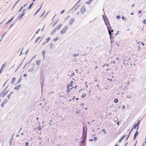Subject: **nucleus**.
Segmentation results:
<instances>
[{"label":"nucleus","mask_w":146,"mask_h":146,"mask_svg":"<svg viewBox=\"0 0 146 146\" xmlns=\"http://www.w3.org/2000/svg\"><path fill=\"white\" fill-rule=\"evenodd\" d=\"M73 81H72L71 82H70L69 84H68L67 86V90L66 92H68L71 91V89H72L74 88V87L72 85Z\"/></svg>","instance_id":"1"},{"label":"nucleus","mask_w":146,"mask_h":146,"mask_svg":"<svg viewBox=\"0 0 146 146\" xmlns=\"http://www.w3.org/2000/svg\"><path fill=\"white\" fill-rule=\"evenodd\" d=\"M104 22L105 23L106 25L107 26L108 29H109V28L110 29L111 26L109 22L108 21V19L106 18V19H104Z\"/></svg>","instance_id":"2"},{"label":"nucleus","mask_w":146,"mask_h":146,"mask_svg":"<svg viewBox=\"0 0 146 146\" xmlns=\"http://www.w3.org/2000/svg\"><path fill=\"white\" fill-rule=\"evenodd\" d=\"M86 11V9L84 6H82L80 8V12L81 14H83Z\"/></svg>","instance_id":"3"},{"label":"nucleus","mask_w":146,"mask_h":146,"mask_svg":"<svg viewBox=\"0 0 146 146\" xmlns=\"http://www.w3.org/2000/svg\"><path fill=\"white\" fill-rule=\"evenodd\" d=\"M8 92V91H5L4 90L1 93H0V98L2 97L3 98L5 96H6Z\"/></svg>","instance_id":"4"},{"label":"nucleus","mask_w":146,"mask_h":146,"mask_svg":"<svg viewBox=\"0 0 146 146\" xmlns=\"http://www.w3.org/2000/svg\"><path fill=\"white\" fill-rule=\"evenodd\" d=\"M68 26H65L60 31L61 34H64L68 30Z\"/></svg>","instance_id":"5"},{"label":"nucleus","mask_w":146,"mask_h":146,"mask_svg":"<svg viewBox=\"0 0 146 146\" xmlns=\"http://www.w3.org/2000/svg\"><path fill=\"white\" fill-rule=\"evenodd\" d=\"M62 26V24H60V25L58 26L57 27L55 28L52 32V33H54L57 30H59L61 27Z\"/></svg>","instance_id":"6"},{"label":"nucleus","mask_w":146,"mask_h":146,"mask_svg":"<svg viewBox=\"0 0 146 146\" xmlns=\"http://www.w3.org/2000/svg\"><path fill=\"white\" fill-rule=\"evenodd\" d=\"M79 6V5H78L77 6H75V5H74L71 9V10L72 11V12H74L75 11L78 10V7Z\"/></svg>","instance_id":"7"},{"label":"nucleus","mask_w":146,"mask_h":146,"mask_svg":"<svg viewBox=\"0 0 146 146\" xmlns=\"http://www.w3.org/2000/svg\"><path fill=\"white\" fill-rule=\"evenodd\" d=\"M129 59L126 58L125 59H124L123 62V63L124 65H128L129 63Z\"/></svg>","instance_id":"8"},{"label":"nucleus","mask_w":146,"mask_h":146,"mask_svg":"<svg viewBox=\"0 0 146 146\" xmlns=\"http://www.w3.org/2000/svg\"><path fill=\"white\" fill-rule=\"evenodd\" d=\"M8 102V100L7 99H5L1 104V106L3 107L5 104L6 103Z\"/></svg>","instance_id":"9"},{"label":"nucleus","mask_w":146,"mask_h":146,"mask_svg":"<svg viewBox=\"0 0 146 146\" xmlns=\"http://www.w3.org/2000/svg\"><path fill=\"white\" fill-rule=\"evenodd\" d=\"M110 29L109 28V29H108V33L109 35H110V37H111V36L112 35L111 34V33H113V29H111V26L110 27Z\"/></svg>","instance_id":"10"},{"label":"nucleus","mask_w":146,"mask_h":146,"mask_svg":"<svg viewBox=\"0 0 146 146\" xmlns=\"http://www.w3.org/2000/svg\"><path fill=\"white\" fill-rule=\"evenodd\" d=\"M138 134V131H136L135 133V135L134 136V137L133 138V140H135L136 137L137 136Z\"/></svg>","instance_id":"11"},{"label":"nucleus","mask_w":146,"mask_h":146,"mask_svg":"<svg viewBox=\"0 0 146 146\" xmlns=\"http://www.w3.org/2000/svg\"><path fill=\"white\" fill-rule=\"evenodd\" d=\"M74 21V18L72 19L69 21V24L70 25H71Z\"/></svg>","instance_id":"12"},{"label":"nucleus","mask_w":146,"mask_h":146,"mask_svg":"<svg viewBox=\"0 0 146 146\" xmlns=\"http://www.w3.org/2000/svg\"><path fill=\"white\" fill-rule=\"evenodd\" d=\"M21 86V85L20 84H19L18 86H16L15 87L14 89L15 90H18L20 88Z\"/></svg>","instance_id":"13"},{"label":"nucleus","mask_w":146,"mask_h":146,"mask_svg":"<svg viewBox=\"0 0 146 146\" xmlns=\"http://www.w3.org/2000/svg\"><path fill=\"white\" fill-rule=\"evenodd\" d=\"M6 62H5L4 64H3L1 68V70H2L5 68V67L6 66Z\"/></svg>","instance_id":"14"},{"label":"nucleus","mask_w":146,"mask_h":146,"mask_svg":"<svg viewBox=\"0 0 146 146\" xmlns=\"http://www.w3.org/2000/svg\"><path fill=\"white\" fill-rule=\"evenodd\" d=\"M125 136H123L119 140V143H120L122 141V140H123V139H124V138L125 137Z\"/></svg>","instance_id":"15"},{"label":"nucleus","mask_w":146,"mask_h":146,"mask_svg":"<svg viewBox=\"0 0 146 146\" xmlns=\"http://www.w3.org/2000/svg\"><path fill=\"white\" fill-rule=\"evenodd\" d=\"M93 1V0H89V1H86V4H88V5H90L91 2Z\"/></svg>","instance_id":"16"},{"label":"nucleus","mask_w":146,"mask_h":146,"mask_svg":"<svg viewBox=\"0 0 146 146\" xmlns=\"http://www.w3.org/2000/svg\"><path fill=\"white\" fill-rule=\"evenodd\" d=\"M24 12V11L23 13L19 16V19H21L25 15V13Z\"/></svg>","instance_id":"17"},{"label":"nucleus","mask_w":146,"mask_h":146,"mask_svg":"<svg viewBox=\"0 0 146 146\" xmlns=\"http://www.w3.org/2000/svg\"><path fill=\"white\" fill-rule=\"evenodd\" d=\"M50 37H48V38L46 40H45V42L46 43H47L48 42V41L50 40Z\"/></svg>","instance_id":"18"},{"label":"nucleus","mask_w":146,"mask_h":146,"mask_svg":"<svg viewBox=\"0 0 146 146\" xmlns=\"http://www.w3.org/2000/svg\"><path fill=\"white\" fill-rule=\"evenodd\" d=\"M36 64L38 65H39L40 63V61L39 60L36 61Z\"/></svg>","instance_id":"19"},{"label":"nucleus","mask_w":146,"mask_h":146,"mask_svg":"<svg viewBox=\"0 0 146 146\" xmlns=\"http://www.w3.org/2000/svg\"><path fill=\"white\" fill-rule=\"evenodd\" d=\"M13 93V92H11L8 96L7 98L8 99H9L11 95V94Z\"/></svg>","instance_id":"20"},{"label":"nucleus","mask_w":146,"mask_h":146,"mask_svg":"<svg viewBox=\"0 0 146 146\" xmlns=\"http://www.w3.org/2000/svg\"><path fill=\"white\" fill-rule=\"evenodd\" d=\"M81 0H78L74 5L75 6H77L78 5L80 2Z\"/></svg>","instance_id":"21"},{"label":"nucleus","mask_w":146,"mask_h":146,"mask_svg":"<svg viewBox=\"0 0 146 146\" xmlns=\"http://www.w3.org/2000/svg\"><path fill=\"white\" fill-rule=\"evenodd\" d=\"M86 95V93H83L81 96V97L82 98H84Z\"/></svg>","instance_id":"22"},{"label":"nucleus","mask_w":146,"mask_h":146,"mask_svg":"<svg viewBox=\"0 0 146 146\" xmlns=\"http://www.w3.org/2000/svg\"><path fill=\"white\" fill-rule=\"evenodd\" d=\"M15 80H16V78L14 77L13 78L12 80V81L11 82V83L13 84L14 83V82L15 81Z\"/></svg>","instance_id":"23"},{"label":"nucleus","mask_w":146,"mask_h":146,"mask_svg":"<svg viewBox=\"0 0 146 146\" xmlns=\"http://www.w3.org/2000/svg\"><path fill=\"white\" fill-rule=\"evenodd\" d=\"M49 46L50 48H52L53 46V44L52 43H51L49 45Z\"/></svg>","instance_id":"24"},{"label":"nucleus","mask_w":146,"mask_h":146,"mask_svg":"<svg viewBox=\"0 0 146 146\" xmlns=\"http://www.w3.org/2000/svg\"><path fill=\"white\" fill-rule=\"evenodd\" d=\"M33 3H31L29 5V7H28V8L29 9H30L31 8V7L33 5Z\"/></svg>","instance_id":"25"},{"label":"nucleus","mask_w":146,"mask_h":146,"mask_svg":"<svg viewBox=\"0 0 146 146\" xmlns=\"http://www.w3.org/2000/svg\"><path fill=\"white\" fill-rule=\"evenodd\" d=\"M118 100L117 98H115L114 100V102L115 103H117L118 102Z\"/></svg>","instance_id":"26"},{"label":"nucleus","mask_w":146,"mask_h":146,"mask_svg":"<svg viewBox=\"0 0 146 146\" xmlns=\"http://www.w3.org/2000/svg\"><path fill=\"white\" fill-rule=\"evenodd\" d=\"M45 54H46V52L45 51H42V54L43 55V56H44Z\"/></svg>","instance_id":"27"},{"label":"nucleus","mask_w":146,"mask_h":146,"mask_svg":"<svg viewBox=\"0 0 146 146\" xmlns=\"http://www.w3.org/2000/svg\"><path fill=\"white\" fill-rule=\"evenodd\" d=\"M57 23V21H56L53 25H52V27H54L55 25H56V23Z\"/></svg>","instance_id":"28"},{"label":"nucleus","mask_w":146,"mask_h":146,"mask_svg":"<svg viewBox=\"0 0 146 146\" xmlns=\"http://www.w3.org/2000/svg\"><path fill=\"white\" fill-rule=\"evenodd\" d=\"M14 18V17H13L12 18H11V19L10 20H9L7 22V23H9Z\"/></svg>","instance_id":"29"},{"label":"nucleus","mask_w":146,"mask_h":146,"mask_svg":"<svg viewBox=\"0 0 146 146\" xmlns=\"http://www.w3.org/2000/svg\"><path fill=\"white\" fill-rule=\"evenodd\" d=\"M40 38V37H38L35 40V42H37Z\"/></svg>","instance_id":"30"},{"label":"nucleus","mask_w":146,"mask_h":146,"mask_svg":"<svg viewBox=\"0 0 146 146\" xmlns=\"http://www.w3.org/2000/svg\"><path fill=\"white\" fill-rule=\"evenodd\" d=\"M139 123H137V124L136 125V126H135V127H137V129L138 128V127H139Z\"/></svg>","instance_id":"31"},{"label":"nucleus","mask_w":146,"mask_h":146,"mask_svg":"<svg viewBox=\"0 0 146 146\" xmlns=\"http://www.w3.org/2000/svg\"><path fill=\"white\" fill-rule=\"evenodd\" d=\"M143 23L145 24H146V19L143 21Z\"/></svg>","instance_id":"32"},{"label":"nucleus","mask_w":146,"mask_h":146,"mask_svg":"<svg viewBox=\"0 0 146 146\" xmlns=\"http://www.w3.org/2000/svg\"><path fill=\"white\" fill-rule=\"evenodd\" d=\"M58 39V38H54V41H56Z\"/></svg>","instance_id":"33"},{"label":"nucleus","mask_w":146,"mask_h":146,"mask_svg":"<svg viewBox=\"0 0 146 146\" xmlns=\"http://www.w3.org/2000/svg\"><path fill=\"white\" fill-rule=\"evenodd\" d=\"M102 131L104 132L105 133H106V131L105 129H104L102 130Z\"/></svg>","instance_id":"34"},{"label":"nucleus","mask_w":146,"mask_h":146,"mask_svg":"<svg viewBox=\"0 0 146 146\" xmlns=\"http://www.w3.org/2000/svg\"><path fill=\"white\" fill-rule=\"evenodd\" d=\"M122 19L123 20H125V17H122Z\"/></svg>","instance_id":"35"},{"label":"nucleus","mask_w":146,"mask_h":146,"mask_svg":"<svg viewBox=\"0 0 146 146\" xmlns=\"http://www.w3.org/2000/svg\"><path fill=\"white\" fill-rule=\"evenodd\" d=\"M38 129L39 130H40L41 129V128L40 127V126H39L38 127Z\"/></svg>","instance_id":"36"},{"label":"nucleus","mask_w":146,"mask_h":146,"mask_svg":"<svg viewBox=\"0 0 146 146\" xmlns=\"http://www.w3.org/2000/svg\"><path fill=\"white\" fill-rule=\"evenodd\" d=\"M40 8L38 9V10L36 12V13H35V14H36L39 11V10H40Z\"/></svg>","instance_id":"37"},{"label":"nucleus","mask_w":146,"mask_h":146,"mask_svg":"<svg viewBox=\"0 0 146 146\" xmlns=\"http://www.w3.org/2000/svg\"><path fill=\"white\" fill-rule=\"evenodd\" d=\"M40 30V29H38L36 32V34H38V33L39 31Z\"/></svg>","instance_id":"38"},{"label":"nucleus","mask_w":146,"mask_h":146,"mask_svg":"<svg viewBox=\"0 0 146 146\" xmlns=\"http://www.w3.org/2000/svg\"><path fill=\"white\" fill-rule=\"evenodd\" d=\"M65 11V10H63L61 13H60V14H62L63 13H64V12Z\"/></svg>","instance_id":"39"},{"label":"nucleus","mask_w":146,"mask_h":146,"mask_svg":"<svg viewBox=\"0 0 146 146\" xmlns=\"http://www.w3.org/2000/svg\"><path fill=\"white\" fill-rule=\"evenodd\" d=\"M79 56V55L78 54H75L74 56V57H76L77 56Z\"/></svg>","instance_id":"40"},{"label":"nucleus","mask_w":146,"mask_h":146,"mask_svg":"<svg viewBox=\"0 0 146 146\" xmlns=\"http://www.w3.org/2000/svg\"><path fill=\"white\" fill-rule=\"evenodd\" d=\"M79 14H80V12H79L78 11L76 13V15H79Z\"/></svg>","instance_id":"41"},{"label":"nucleus","mask_w":146,"mask_h":146,"mask_svg":"<svg viewBox=\"0 0 146 146\" xmlns=\"http://www.w3.org/2000/svg\"><path fill=\"white\" fill-rule=\"evenodd\" d=\"M120 17L119 16V15L117 16V19H120Z\"/></svg>","instance_id":"42"},{"label":"nucleus","mask_w":146,"mask_h":146,"mask_svg":"<svg viewBox=\"0 0 146 146\" xmlns=\"http://www.w3.org/2000/svg\"><path fill=\"white\" fill-rule=\"evenodd\" d=\"M27 76V74H24L23 75V76L24 77H26Z\"/></svg>","instance_id":"43"},{"label":"nucleus","mask_w":146,"mask_h":146,"mask_svg":"<svg viewBox=\"0 0 146 146\" xmlns=\"http://www.w3.org/2000/svg\"><path fill=\"white\" fill-rule=\"evenodd\" d=\"M141 43L142 44V45H143V46H144L145 45V44L143 42H141Z\"/></svg>","instance_id":"44"},{"label":"nucleus","mask_w":146,"mask_h":146,"mask_svg":"<svg viewBox=\"0 0 146 146\" xmlns=\"http://www.w3.org/2000/svg\"><path fill=\"white\" fill-rule=\"evenodd\" d=\"M23 6H22L21 7V9H20V10L19 11V12L21 11V10L23 8Z\"/></svg>","instance_id":"45"},{"label":"nucleus","mask_w":146,"mask_h":146,"mask_svg":"<svg viewBox=\"0 0 146 146\" xmlns=\"http://www.w3.org/2000/svg\"><path fill=\"white\" fill-rule=\"evenodd\" d=\"M135 126H136V124L134 125L133 127V128H134V129H135L136 128V127H135Z\"/></svg>","instance_id":"46"},{"label":"nucleus","mask_w":146,"mask_h":146,"mask_svg":"<svg viewBox=\"0 0 146 146\" xmlns=\"http://www.w3.org/2000/svg\"><path fill=\"white\" fill-rule=\"evenodd\" d=\"M141 13V11H138V13H139V14H140V13Z\"/></svg>","instance_id":"47"},{"label":"nucleus","mask_w":146,"mask_h":146,"mask_svg":"<svg viewBox=\"0 0 146 146\" xmlns=\"http://www.w3.org/2000/svg\"><path fill=\"white\" fill-rule=\"evenodd\" d=\"M141 121V120H139L138 121V122H137V123H140V122Z\"/></svg>","instance_id":"48"},{"label":"nucleus","mask_w":146,"mask_h":146,"mask_svg":"<svg viewBox=\"0 0 146 146\" xmlns=\"http://www.w3.org/2000/svg\"><path fill=\"white\" fill-rule=\"evenodd\" d=\"M117 60H120L119 58L118 57H117Z\"/></svg>","instance_id":"49"},{"label":"nucleus","mask_w":146,"mask_h":146,"mask_svg":"<svg viewBox=\"0 0 146 146\" xmlns=\"http://www.w3.org/2000/svg\"><path fill=\"white\" fill-rule=\"evenodd\" d=\"M97 68H98V67L96 66L95 67L94 69L96 70Z\"/></svg>","instance_id":"50"},{"label":"nucleus","mask_w":146,"mask_h":146,"mask_svg":"<svg viewBox=\"0 0 146 146\" xmlns=\"http://www.w3.org/2000/svg\"><path fill=\"white\" fill-rule=\"evenodd\" d=\"M75 98V96H74L73 97L72 100H74Z\"/></svg>","instance_id":"51"},{"label":"nucleus","mask_w":146,"mask_h":146,"mask_svg":"<svg viewBox=\"0 0 146 146\" xmlns=\"http://www.w3.org/2000/svg\"><path fill=\"white\" fill-rule=\"evenodd\" d=\"M2 70H0V74L2 72Z\"/></svg>","instance_id":"52"},{"label":"nucleus","mask_w":146,"mask_h":146,"mask_svg":"<svg viewBox=\"0 0 146 146\" xmlns=\"http://www.w3.org/2000/svg\"><path fill=\"white\" fill-rule=\"evenodd\" d=\"M21 79H20L19 80H18V82H20V81H21Z\"/></svg>","instance_id":"53"},{"label":"nucleus","mask_w":146,"mask_h":146,"mask_svg":"<svg viewBox=\"0 0 146 146\" xmlns=\"http://www.w3.org/2000/svg\"><path fill=\"white\" fill-rule=\"evenodd\" d=\"M134 5H135V4H133V5L132 6V7H134Z\"/></svg>","instance_id":"54"},{"label":"nucleus","mask_w":146,"mask_h":146,"mask_svg":"<svg viewBox=\"0 0 146 146\" xmlns=\"http://www.w3.org/2000/svg\"><path fill=\"white\" fill-rule=\"evenodd\" d=\"M81 105H82V106H84V104H81Z\"/></svg>","instance_id":"55"},{"label":"nucleus","mask_w":146,"mask_h":146,"mask_svg":"<svg viewBox=\"0 0 146 146\" xmlns=\"http://www.w3.org/2000/svg\"><path fill=\"white\" fill-rule=\"evenodd\" d=\"M78 99H79V98H76V100H78Z\"/></svg>","instance_id":"56"},{"label":"nucleus","mask_w":146,"mask_h":146,"mask_svg":"<svg viewBox=\"0 0 146 146\" xmlns=\"http://www.w3.org/2000/svg\"><path fill=\"white\" fill-rule=\"evenodd\" d=\"M94 121H95V120L94 119H93V120L92 121V122H93Z\"/></svg>","instance_id":"57"},{"label":"nucleus","mask_w":146,"mask_h":146,"mask_svg":"<svg viewBox=\"0 0 146 146\" xmlns=\"http://www.w3.org/2000/svg\"><path fill=\"white\" fill-rule=\"evenodd\" d=\"M140 42H138L137 43V44H139Z\"/></svg>","instance_id":"58"},{"label":"nucleus","mask_w":146,"mask_h":146,"mask_svg":"<svg viewBox=\"0 0 146 146\" xmlns=\"http://www.w3.org/2000/svg\"><path fill=\"white\" fill-rule=\"evenodd\" d=\"M133 13H131V15H133Z\"/></svg>","instance_id":"59"},{"label":"nucleus","mask_w":146,"mask_h":146,"mask_svg":"<svg viewBox=\"0 0 146 146\" xmlns=\"http://www.w3.org/2000/svg\"><path fill=\"white\" fill-rule=\"evenodd\" d=\"M74 88V89H76V86H75Z\"/></svg>","instance_id":"60"},{"label":"nucleus","mask_w":146,"mask_h":146,"mask_svg":"<svg viewBox=\"0 0 146 146\" xmlns=\"http://www.w3.org/2000/svg\"><path fill=\"white\" fill-rule=\"evenodd\" d=\"M72 101V100L71 99H70L69 100V101Z\"/></svg>","instance_id":"61"},{"label":"nucleus","mask_w":146,"mask_h":146,"mask_svg":"<svg viewBox=\"0 0 146 146\" xmlns=\"http://www.w3.org/2000/svg\"><path fill=\"white\" fill-rule=\"evenodd\" d=\"M38 117H37V118H36V119H37V120H38Z\"/></svg>","instance_id":"62"},{"label":"nucleus","mask_w":146,"mask_h":146,"mask_svg":"<svg viewBox=\"0 0 146 146\" xmlns=\"http://www.w3.org/2000/svg\"><path fill=\"white\" fill-rule=\"evenodd\" d=\"M27 5V4H26L25 5H24V7H25V6Z\"/></svg>","instance_id":"63"},{"label":"nucleus","mask_w":146,"mask_h":146,"mask_svg":"<svg viewBox=\"0 0 146 146\" xmlns=\"http://www.w3.org/2000/svg\"><path fill=\"white\" fill-rule=\"evenodd\" d=\"M115 146H118V145H116Z\"/></svg>","instance_id":"64"}]
</instances>
